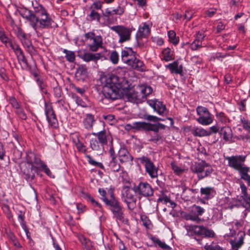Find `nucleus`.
<instances>
[{"mask_svg": "<svg viewBox=\"0 0 250 250\" xmlns=\"http://www.w3.org/2000/svg\"><path fill=\"white\" fill-rule=\"evenodd\" d=\"M95 121L94 115L91 114H87L83 119V123L86 129L91 130L93 128Z\"/></svg>", "mask_w": 250, "mask_h": 250, "instance_id": "nucleus-23", "label": "nucleus"}, {"mask_svg": "<svg viewBox=\"0 0 250 250\" xmlns=\"http://www.w3.org/2000/svg\"><path fill=\"white\" fill-rule=\"evenodd\" d=\"M196 112L199 115L196 120L200 124L208 125L213 122V116L206 107L198 106L196 108Z\"/></svg>", "mask_w": 250, "mask_h": 250, "instance_id": "nucleus-10", "label": "nucleus"}, {"mask_svg": "<svg viewBox=\"0 0 250 250\" xmlns=\"http://www.w3.org/2000/svg\"><path fill=\"white\" fill-rule=\"evenodd\" d=\"M169 41L174 45L179 42V38L176 37V33L173 30H170L168 32Z\"/></svg>", "mask_w": 250, "mask_h": 250, "instance_id": "nucleus-39", "label": "nucleus"}, {"mask_svg": "<svg viewBox=\"0 0 250 250\" xmlns=\"http://www.w3.org/2000/svg\"><path fill=\"white\" fill-rule=\"evenodd\" d=\"M163 59L166 62L173 60V52L169 48L163 49L162 51Z\"/></svg>", "mask_w": 250, "mask_h": 250, "instance_id": "nucleus-34", "label": "nucleus"}, {"mask_svg": "<svg viewBox=\"0 0 250 250\" xmlns=\"http://www.w3.org/2000/svg\"><path fill=\"white\" fill-rule=\"evenodd\" d=\"M107 166L108 169L114 172H118L121 169L120 164L118 163L116 157L110 158L109 162L107 163Z\"/></svg>", "mask_w": 250, "mask_h": 250, "instance_id": "nucleus-27", "label": "nucleus"}, {"mask_svg": "<svg viewBox=\"0 0 250 250\" xmlns=\"http://www.w3.org/2000/svg\"><path fill=\"white\" fill-rule=\"evenodd\" d=\"M92 41V42L88 45L89 50L95 52L97 51L100 47H102L103 40L101 36H97L95 37Z\"/></svg>", "mask_w": 250, "mask_h": 250, "instance_id": "nucleus-25", "label": "nucleus"}, {"mask_svg": "<svg viewBox=\"0 0 250 250\" xmlns=\"http://www.w3.org/2000/svg\"><path fill=\"white\" fill-rule=\"evenodd\" d=\"M103 16L105 18H106L107 22L109 24H113L117 20V17H115L114 14L109 15L108 16H106L105 11L103 13Z\"/></svg>", "mask_w": 250, "mask_h": 250, "instance_id": "nucleus-47", "label": "nucleus"}, {"mask_svg": "<svg viewBox=\"0 0 250 250\" xmlns=\"http://www.w3.org/2000/svg\"><path fill=\"white\" fill-rule=\"evenodd\" d=\"M192 133L195 136L200 137L209 136L211 134L210 131L200 127H194L192 129Z\"/></svg>", "mask_w": 250, "mask_h": 250, "instance_id": "nucleus-30", "label": "nucleus"}, {"mask_svg": "<svg viewBox=\"0 0 250 250\" xmlns=\"http://www.w3.org/2000/svg\"><path fill=\"white\" fill-rule=\"evenodd\" d=\"M135 191L142 196L150 197L153 194V189L151 186L146 182H141L135 188Z\"/></svg>", "mask_w": 250, "mask_h": 250, "instance_id": "nucleus-12", "label": "nucleus"}, {"mask_svg": "<svg viewBox=\"0 0 250 250\" xmlns=\"http://www.w3.org/2000/svg\"><path fill=\"white\" fill-rule=\"evenodd\" d=\"M191 170L197 174L199 180L209 176L213 171L211 166L205 161L195 163L191 167Z\"/></svg>", "mask_w": 250, "mask_h": 250, "instance_id": "nucleus-4", "label": "nucleus"}, {"mask_svg": "<svg viewBox=\"0 0 250 250\" xmlns=\"http://www.w3.org/2000/svg\"><path fill=\"white\" fill-rule=\"evenodd\" d=\"M127 65L132 69L138 71H143L145 69L144 62L135 57L130 61V62L127 63Z\"/></svg>", "mask_w": 250, "mask_h": 250, "instance_id": "nucleus-21", "label": "nucleus"}, {"mask_svg": "<svg viewBox=\"0 0 250 250\" xmlns=\"http://www.w3.org/2000/svg\"><path fill=\"white\" fill-rule=\"evenodd\" d=\"M74 145H75L76 148H77L79 151L83 153H86V149L85 148V146L83 145V143L81 142L80 140H79L77 143H75Z\"/></svg>", "mask_w": 250, "mask_h": 250, "instance_id": "nucleus-50", "label": "nucleus"}, {"mask_svg": "<svg viewBox=\"0 0 250 250\" xmlns=\"http://www.w3.org/2000/svg\"><path fill=\"white\" fill-rule=\"evenodd\" d=\"M205 210L203 208L199 206L194 205L188 212H185L183 214V218L186 220H190L196 223L199 224L204 221L200 216L205 212Z\"/></svg>", "mask_w": 250, "mask_h": 250, "instance_id": "nucleus-7", "label": "nucleus"}, {"mask_svg": "<svg viewBox=\"0 0 250 250\" xmlns=\"http://www.w3.org/2000/svg\"><path fill=\"white\" fill-rule=\"evenodd\" d=\"M246 158L245 156L235 155L226 157L225 160L228 161V166L237 171L241 179L245 181L250 186V175L248 174L250 167L244 163Z\"/></svg>", "mask_w": 250, "mask_h": 250, "instance_id": "nucleus-3", "label": "nucleus"}, {"mask_svg": "<svg viewBox=\"0 0 250 250\" xmlns=\"http://www.w3.org/2000/svg\"><path fill=\"white\" fill-rule=\"evenodd\" d=\"M237 140H241L244 142H247L250 139V137L248 135H240L235 137Z\"/></svg>", "mask_w": 250, "mask_h": 250, "instance_id": "nucleus-58", "label": "nucleus"}, {"mask_svg": "<svg viewBox=\"0 0 250 250\" xmlns=\"http://www.w3.org/2000/svg\"><path fill=\"white\" fill-rule=\"evenodd\" d=\"M205 249L206 250H222L223 249L218 245L213 246L211 245L206 244L205 246Z\"/></svg>", "mask_w": 250, "mask_h": 250, "instance_id": "nucleus-55", "label": "nucleus"}, {"mask_svg": "<svg viewBox=\"0 0 250 250\" xmlns=\"http://www.w3.org/2000/svg\"><path fill=\"white\" fill-rule=\"evenodd\" d=\"M220 134L223 135V139L226 141H229L232 137V132L231 128L228 126H226L221 128Z\"/></svg>", "mask_w": 250, "mask_h": 250, "instance_id": "nucleus-29", "label": "nucleus"}, {"mask_svg": "<svg viewBox=\"0 0 250 250\" xmlns=\"http://www.w3.org/2000/svg\"><path fill=\"white\" fill-rule=\"evenodd\" d=\"M166 67L170 70L171 73L182 74L183 73V66L179 65L178 61H174L166 65Z\"/></svg>", "mask_w": 250, "mask_h": 250, "instance_id": "nucleus-26", "label": "nucleus"}, {"mask_svg": "<svg viewBox=\"0 0 250 250\" xmlns=\"http://www.w3.org/2000/svg\"><path fill=\"white\" fill-rule=\"evenodd\" d=\"M138 160L145 167L146 172L151 178L155 179L158 177L159 168L153 164L150 159L146 156H143Z\"/></svg>", "mask_w": 250, "mask_h": 250, "instance_id": "nucleus-9", "label": "nucleus"}, {"mask_svg": "<svg viewBox=\"0 0 250 250\" xmlns=\"http://www.w3.org/2000/svg\"><path fill=\"white\" fill-rule=\"evenodd\" d=\"M92 134L97 137L98 141L103 146L107 144L108 141L109 140L110 138L109 133L104 129L97 133L93 132Z\"/></svg>", "mask_w": 250, "mask_h": 250, "instance_id": "nucleus-17", "label": "nucleus"}, {"mask_svg": "<svg viewBox=\"0 0 250 250\" xmlns=\"http://www.w3.org/2000/svg\"><path fill=\"white\" fill-rule=\"evenodd\" d=\"M153 241L156 244H157L160 248L165 250H170L171 248L164 242L161 241L159 239L157 238H153L152 239Z\"/></svg>", "mask_w": 250, "mask_h": 250, "instance_id": "nucleus-43", "label": "nucleus"}, {"mask_svg": "<svg viewBox=\"0 0 250 250\" xmlns=\"http://www.w3.org/2000/svg\"><path fill=\"white\" fill-rule=\"evenodd\" d=\"M20 41L27 51L30 54L34 53L35 50L34 46L32 45L30 40L27 38V36Z\"/></svg>", "mask_w": 250, "mask_h": 250, "instance_id": "nucleus-32", "label": "nucleus"}, {"mask_svg": "<svg viewBox=\"0 0 250 250\" xmlns=\"http://www.w3.org/2000/svg\"><path fill=\"white\" fill-rule=\"evenodd\" d=\"M87 74V69L83 65H81L78 67L76 71V75L77 76H82L85 77Z\"/></svg>", "mask_w": 250, "mask_h": 250, "instance_id": "nucleus-49", "label": "nucleus"}, {"mask_svg": "<svg viewBox=\"0 0 250 250\" xmlns=\"http://www.w3.org/2000/svg\"><path fill=\"white\" fill-rule=\"evenodd\" d=\"M128 99L131 102H135L137 100H140L141 96L137 90L136 91H129L127 94Z\"/></svg>", "mask_w": 250, "mask_h": 250, "instance_id": "nucleus-35", "label": "nucleus"}, {"mask_svg": "<svg viewBox=\"0 0 250 250\" xmlns=\"http://www.w3.org/2000/svg\"><path fill=\"white\" fill-rule=\"evenodd\" d=\"M202 43L201 42L194 40L190 45L191 49L192 50H196L199 48L202 47Z\"/></svg>", "mask_w": 250, "mask_h": 250, "instance_id": "nucleus-53", "label": "nucleus"}, {"mask_svg": "<svg viewBox=\"0 0 250 250\" xmlns=\"http://www.w3.org/2000/svg\"><path fill=\"white\" fill-rule=\"evenodd\" d=\"M102 92L105 98L116 100L121 97L122 90L128 87L127 81L124 78L115 74H108L100 79Z\"/></svg>", "mask_w": 250, "mask_h": 250, "instance_id": "nucleus-2", "label": "nucleus"}, {"mask_svg": "<svg viewBox=\"0 0 250 250\" xmlns=\"http://www.w3.org/2000/svg\"><path fill=\"white\" fill-rule=\"evenodd\" d=\"M146 86V85H141V86H140L137 88L142 98L145 97Z\"/></svg>", "mask_w": 250, "mask_h": 250, "instance_id": "nucleus-62", "label": "nucleus"}, {"mask_svg": "<svg viewBox=\"0 0 250 250\" xmlns=\"http://www.w3.org/2000/svg\"><path fill=\"white\" fill-rule=\"evenodd\" d=\"M135 57V52L133 51L131 48L125 47L122 50L121 59L122 61L126 64Z\"/></svg>", "mask_w": 250, "mask_h": 250, "instance_id": "nucleus-15", "label": "nucleus"}, {"mask_svg": "<svg viewBox=\"0 0 250 250\" xmlns=\"http://www.w3.org/2000/svg\"><path fill=\"white\" fill-rule=\"evenodd\" d=\"M150 138L149 139L148 141L152 142L154 144L160 145L163 144L164 142V138L158 133H154V135L151 134H149Z\"/></svg>", "mask_w": 250, "mask_h": 250, "instance_id": "nucleus-33", "label": "nucleus"}, {"mask_svg": "<svg viewBox=\"0 0 250 250\" xmlns=\"http://www.w3.org/2000/svg\"><path fill=\"white\" fill-rule=\"evenodd\" d=\"M110 201L106 200V205L111 207L114 217L122 222L125 221V215L123 212V208L120 205L119 202L116 199L112 191L110 192Z\"/></svg>", "mask_w": 250, "mask_h": 250, "instance_id": "nucleus-5", "label": "nucleus"}, {"mask_svg": "<svg viewBox=\"0 0 250 250\" xmlns=\"http://www.w3.org/2000/svg\"><path fill=\"white\" fill-rule=\"evenodd\" d=\"M102 7V3L100 2H96L93 3L90 7V9L98 10L100 9Z\"/></svg>", "mask_w": 250, "mask_h": 250, "instance_id": "nucleus-63", "label": "nucleus"}, {"mask_svg": "<svg viewBox=\"0 0 250 250\" xmlns=\"http://www.w3.org/2000/svg\"><path fill=\"white\" fill-rule=\"evenodd\" d=\"M118 157L120 162L122 164L132 162L133 159V157L125 148H121L119 150Z\"/></svg>", "mask_w": 250, "mask_h": 250, "instance_id": "nucleus-18", "label": "nucleus"}, {"mask_svg": "<svg viewBox=\"0 0 250 250\" xmlns=\"http://www.w3.org/2000/svg\"><path fill=\"white\" fill-rule=\"evenodd\" d=\"M110 29L118 35L119 43H122L130 40L132 32L130 28L120 25L110 27Z\"/></svg>", "mask_w": 250, "mask_h": 250, "instance_id": "nucleus-11", "label": "nucleus"}, {"mask_svg": "<svg viewBox=\"0 0 250 250\" xmlns=\"http://www.w3.org/2000/svg\"><path fill=\"white\" fill-rule=\"evenodd\" d=\"M32 5L34 11L23 9L20 11V14L30 22L34 30L49 29L58 26L42 5L37 2Z\"/></svg>", "mask_w": 250, "mask_h": 250, "instance_id": "nucleus-1", "label": "nucleus"}, {"mask_svg": "<svg viewBox=\"0 0 250 250\" xmlns=\"http://www.w3.org/2000/svg\"><path fill=\"white\" fill-rule=\"evenodd\" d=\"M82 244L84 246L86 250H90L92 247V242L89 239H87L86 237L82 236L79 238Z\"/></svg>", "mask_w": 250, "mask_h": 250, "instance_id": "nucleus-42", "label": "nucleus"}, {"mask_svg": "<svg viewBox=\"0 0 250 250\" xmlns=\"http://www.w3.org/2000/svg\"><path fill=\"white\" fill-rule=\"evenodd\" d=\"M9 47H10L14 51L17 56L22 55L23 51L17 42H12L9 45Z\"/></svg>", "mask_w": 250, "mask_h": 250, "instance_id": "nucleus-41", "label": "nucleus"}, {"mask_svg": "<svg viewBox=\"0 0 250 250\" xmlns=\"http://www.w3.org/2000/svg\"><path fill=\"white\" fill-rule=\"evenodd\" d=\"M240 199V201L245 208L246 209L250 208V195L249 194L241 195Z\"/></svg>", "mask_w": 250, "mask_h": 250, "instance_id": "nucleus-36", "label": "nucleus"}, {"mask_svg": "<svg viewBox=\"0 0 250 250\" xmlns=\"http://www.w3.org/2000/svg\"><path fill=\"white\" fill-rule=\"evenodd\" d=\"M101 55L100 53L93 54L90 52H85L81 55L80 57L85 62H89L91 61L97 62L100 60Z\"/></svg>", "mask_w": 250, "mask_h": 250, "instance_id": "nucleus-22", "label": "nucleus"}, {"mask_svg": "<svg viewBox=\"0 0 250 250\" xmlns=\"http://www.w3.org/2000/svg\"><path fill=\"white\" fill-rule=\"evenodd\" d=\"M99 192L100 194V195L102 196V200L105 203V204L106 205V200L107 201H110V199H108L106 197V191L103 189V188H99Z\"/></svg>", "mask_w": 250, "mask_h": 250, "instance_id": "nucleus-57", "label": "nucleus"}, {"mask_svg": "<svg viewBox=\"0 0 250 250\" xmlns=\"http://www.w3.org/2000/svg\"><path fill=\"white\" fill-rule=\"evenodd\" d=\"M150 32V27L146 22L143 23L142 25H140L136 35V38L138 41L143 38H146L148 36Z\"/></svg>", "mask_w": 250, "mask_h": 250, "instance_id": "nucleus-16", "label": "nucleus"}, {"mask_svg": "<svg viewBox=\"0 0 250 250\" xmlns=\"http://www.w3.org/2000/svg\"><path fill=\"white\" fill-rule=\"evenodd\" d=\"M206 35H204L202 32L198 31L196 34L195 40L201 42L202 43V42L204 41Z\"/></svg>", "mask_w": 250, "mask_h": 250, "instance_id": "nucleus-59", "label": "nucleus"}, {"mask_svg": "<svg viewBox=\"0 0 250 250\" xmlns=\"http://www.w3.org/2000/svg\"><path fill=\"white\" fill-rule=\"evenodd\" d=\"M45 114L47 122L51 126L56 128L58 126V120L50 104H45Z\"/></svg>", "mask_w": 250, "mask_h": 250, "instance_id": "nucleus-13", "label": "nucleus"}, {"mask_svg": "<svg viewBox=\"0 0 250 250\" xmlns=\"http://www.w3.org/2000/svg\"><path fill=\"white\" fill-rule=\"evenodd\" d=\"M90 146L94 151L102 152L104 150V146L95 138H92L90 140Z\"/></svg>", "mask_w": 250, "mask_h": 250, "instance_id": "nucleus-31", "label": "nucleus"}, {"mask_svg": "<svg viewBox=\"0 0 250 250\" xmlns=\"http://www.w3.org/2000/svg\"><path fill=\"white\" fill-rule=\"evenodd\" d=\"M16 112L21 119L23 120H25L26 119L27 116L25 113L20 106L16 109Z\"/></svg>", "mask_w": 250, "mask_h": 250, "instance_id": "nucleus-54", "label": "nucleus"}, {"mask_svg": "<svg viewBox=\"0 0 250 250\" xmlns=\"http://www.w3.org/2000/svg\"><path fill=\"white\" fill-rule=\"evenodd\" d=\"M166 128V125L158 123L157 124H151L150 126V131H153L154 133H158L159 130L164 129Z\"/></svg>", "mask_w": 250, "mask_h": 250, "instance_id": "nucleus-40", "label": "nucleus"}, {"mask_svg": "<svg viewBox=\"0 0 250 250\" xmlns=\"http://www.w3.org/2000/svg\"><path fill=\"white\" fill-rule=\"evenodd\" d=\"M141 220L143 222V225L146 228H149L151 223L148 218L146 216H143L141 217Z\"/></svg>", "mask_w": 250, "mask_h": 250, "instance_id": "nucleus-56", "label": "nucleus"}, {"mask_svg": "<svg viewBox=\"0 0 250 250\" xmlns=\"http://www.w3.org/2000/svg\"><path fill=\"white\" fill-rule=\"evenodd\" d=\"M143 118L145 120L153 122H156L158 121H163V120L162 119L159 118L156 116L148 115L147 114H144Z\"/></svg>", "mask_w": 250, "mask_h": 250, "instance_id": "nucleus-48", "label": "nucleus"}, {"mask_svg": "<svg viewBox=\"0 0 250 250\" xmlns=\"http://www.w3.org/2000/svg\"><path fill=\"white\" fill-rule=\"evenodd\" d=\"M89 16L91 21L96 20L98 21H99L101 18L100 15L94 10V9H91L90 10Z\"/></svg>", "mask_w": 250, "mask_h": 250, "instance_id": "nucleus-46", "label": "nucleus"}, {"mask_svg": "<svg viewBox=\"0 0 250 250\" xmlns=\"http://www.w3.org/2000/svg\"><path fill=\"white\" fill-rule=\"evenodd\" d=\"M201 195L206 200L212 198L215 194V191L213 188L207 187L202 188L200 189Z\"/></svg>", "mask_w": 250, "mask_h": 250, "instance_id": "nucleus-20", "label": "nucleus"}, {"mask_svg": "<svg viewBox=\"0 0 250 250\" xmlns=\"http://www.w3.org/2000/svg\"><path fill=\"white\" fill-rule=\"evenodd\" d=\"M63 52L65 53V58L69 62H73L75 59V55L74 52L64 49Z\"/></svg>", "mask_w": 250, "mask_h": 250, "instance_id": "nucleus-45", "label": "nucleus"}, {"mask_svg": "<svg viewBox=\"0 0 250 250\" xmlns=\"http://www.w3.org/2000/svg\"><path fill=\"white\" fill-rule=\"evenodd\" d=\"M147 103L159 115H165L167 114L166 105L162 102L154 99L148 100Z\"/></svg>", "mask_w": 250, "mask_h": 250, "instance_id": "nucleus-14", "label": "nucleus"}, {"mask_svg": "<svg viewBox=\"0 0 250 250\" xmlns=\"http://www.w3.org/2000/svg\"><path fill=\"white\" fill-rule=\"evenodd\" d=\"M86 157L87 159L88 163L90 165L100 167L102 169H104V166L102 163L95 161L90 155H87Z\"/></svg>", "mask_w": 250, "mask_h": 250, "instance_id": "nucleus-44", "label": "nucleus"}, {"mask_svg": "<svg viewBox=\"0 0 250 250\" xmlns=\"http://www.w3.org/2000/svg\"><path fill=\"white\" fill-rule=\"evenodd\" d=\"M127 126H130L132 129H135L138 130L143 129L146 131H150V123L145 122H136L133 123L132 124L126 125Z\"/></svg>", "mask_w": 250, "mask_h": 250, "instance_id": "nucleus-19", "label": "nucleus"}, {"mask_svg": "<svg viewBox=\"0 0 250 250\" xmlns=\"http://www.w3.org/2000/svg\"><path fill=\"white\" fill-rule=\"evenodd\" d=\"M0 40L7 48L9 47V45L12 42V41L6 35L3 30H0Z\"/></svg>", "mask_w": 250, "mask_h": 250, "instance_id": "nucleus-37", "label": "nucleus"}, {"mask_svg": "<svg viewBox=\"0 0 250 250\" xmlns=\"http://www.w3.org/2000/svg\"><path fill=\"white\" fill-rule=\"evenodd\" d=\"M171 167H172V170L177 174H178V175L184 172V169H182V168H180L179 167H178L177 166H176V165H175L174 164H172L171 165Z\"/></svg>", "mask_w": 250, "mask_h": 250, "instance_id": "nucleus-60", "label": "nucleus"}, {"mask_svg": "<svg viewBox=\"0 0 250 250\" xmlns=\"http://www.w3.org/2000/svg\"><path fill=\"white\" fill-rule=\"evenodd\" d=\"M137 193L135 189L127 186L124 187L122 191V200L125 203L130 210H133L136 206V198L135 194Z\"/></svg>", "mask_w": 250, "mask_h": 250, "instance_id": "nucleus-6", "label": "nucleus"}, {"mask_svg": "<svg viewBox=\"0 0 250 250\" xmlns=\"http://www.w3.org/2000/svg\"><path fill=\"white\" fill-rule=\"evenodd\" d=\"M125 11V7L122 6L121 5H118V6L116 8H114L112 10L109 8H106L105 9V14L106 16H108L109 15H111L112 14H115L117 15H122Z\"/></svg>", "mask_w": 250, "mask_h": 250, "instance_id": "nucleus-28", "label": "nucleus"}, {"mask_svg": "<svg viewBox=\"0 0 250 250\" xmlns=\"http://www.w3.org/2000/svg\"><path fill=\"white\" fill-rule=\"evenodd\" d=\"M119 59V56L118 53L116 51L112 52L110 56V59L112 62L114 64L117 63Z\"/></svg>", "mask_w": 250, "mask_h": 250, "instance_id": "nucleus-51", "label": "nucleus"}, {"mask_svg": "<svg viewBox=\"0 0 250 250\" xmlns=\"http://www.w3.org/2000/svg\"><path fill=\"white\" fill-rule=\"evenodd\" d=\"M10 102L12 106L14 108H15V109L20 106L18 102H17V101L16 100V99L15 98H13V97L10 98Z\"/></svg>", "mask_w": 250, "mask_h": 250, "instance_id": "nucleus-61", "label": "nucleus"}, {"mask_svg": "<svg viewBox=\"0 0 250 250\" xmlns=\"http://www.w3.org/2000/svg\"><path fill=\"white\" fill-rule=\"evenodd\" d=\"M16 35L20 41L26 36V35L20 29H18Z\"/></svg>", "mask_w": 250, "mask_h": 250, "instance_id": "nucleus-64", "label": "nucleus"}, {"mask_svg": "<svg viewBox=\"0 0 250 250\" xmlns=\"http://www.w3.org/2000/svg\"><path fill=\"white\" fill-rule=\"evenodd\" d=\"M29 157L31 159H28L27 161L28 163L31 164H35L40 167L41 168H42V164H45L43 162L41 161L40 158L36 157L34 154H31Z\"/></svg>", "mask_w": 250, "mask_h": 250, "instance_id": "nucleus-38", "label": "nucleus"}, {"mask_svg": "<svg viewBox=\"0 0 250 250\" xmlns=\"http://www.w3.org/2000/svg\"><path fill=\"white\" fill-rule=\"evenodd\" d=\"M245 236L244 231H240L237 234V237L231 242L232 248H241L244 244V240Z\"/></svg>", "mask_w": 250, "mask_h": 250, "instance_id": "nucleus-24", "label": "nucleus"}, {"mask_svg": "<svg viewBox=\"0 0 250 250\" xmlns=\"http://www.w3.org/2000/svg\"><path fill=\"white\" fill-rule=\"evenodd\" d=\"M241 122L243 125V128L250 133V122L243 118L241 119Z\"/></svg>", "mask_w": 250, "mask_h": 250, "instance_id": "nucleus-52", "label": "nucleus"}, {"mask_svg": "<svg viewBox=\"0 0 250 250\" xmlns=\"http://www.w3.org/2000/svg\"><path fill=\"white\" fill-rule=\"evenodd\" d=\"M187 227V229L191 232L192 235L205 238L213 237L215 235L212 230L208 229L203 226L189 225Z\"/></svg>", "mask_w": 250, "mask_h": 250, "instance_id": "nucleus-8", "label": "nucleus"}]
</instances>
